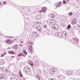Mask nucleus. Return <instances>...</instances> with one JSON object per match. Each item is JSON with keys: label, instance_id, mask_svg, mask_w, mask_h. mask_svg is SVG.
I'll use <instances>...</instances> for the list:
<instances>
[{"label": "nucleus", "instance_id": "obj_1", "mask_svg": "<svg viewBox=\"0 0 80 80\" xmlns=\"http://www.w3.org/2000/svg\"><path fill=\"white\" fill-rule=\"evenodd\" d=\"M31 70V69L30 68L27 66H26L24 68V72L26 73H29V72H30Z\"/></svg>", "mask_w": 80, "mask_h": 80}, {"label": "nucleus", "instance_id": "obj_2", "mask_svg": "<svg viewBox=\"0 0 80 80\" xmlns=\"http://www.w3.org/2000/svg\"><path fill=\"white\" fill-rule=\"evenodd\" d=\"M51 28L52 30L54 29V30H57V29H58V26L57 25L53 24L52 27Z\"/></svg>", "mask_w": 80, "mask_h": 80}, {"label": "nucleus", "instance_id": "obj_3", "mask_svg": "<svg viewBox=\"0 0 80 80\" xmlns=\"http://www.w3.org/2000/svg\"><path fill=\"white\" fill-rule=\"evenodd\" d=\"M58 77V79L60 80H63L65 78V77L63 75H59Z\"/></svg>", "mask_w": 80, "mask_h": 80}, {"label": "nucleus", "instance_id": "obj_4", "mask_svg": "<svg viewBox=\"0 0 80 80\" xmlns=\"http://www.w3.org/2000/svg\"><path fill=\"white\" fill-rule=\"evenodd\" d=\"M46 10H47V8L44 7L43 8L42 10H41L40 11H39V12L40 13H41L42 12H46Z\"/></svg>", "mask_w": 80, "mask_h": 80}, {"label": "nucleus", "instance_id": "obj_5", "mask_svg": "<svg viewBox=\"0 0 80 80\" xmlns=\"http://www.w3.org/2000/svg\"><path fill=\"white\" fill-rule=\"evenodd\" d=\"M73 40L76 43H77V46H78V38H72Z\"/></svg>", "mask_w": 80, "mask_h": 80}, {"label": "nucleus", "instance_id": "obj_6", "mask_svg": "<svg viewBox=\"0 0 80 80\" xmlns=\"http://www.w3.org/2000/svg\"><path fill=\"white\" fill-rule=\"evenodd\" d=\"M12 48L13 50H17L18 48V46L17 44H15Z\"/></svg>", "mask_w": 80, "mask_h": 80}, {"label": "nucleus", "instance_id": "obj_7", "mask_svg": "<svg viewBox=\"0 0 80 80\" xmlns=\"http://www.w3.org/2000/svg\"><path fill=\"white\" fill-rule=\"evenodd\" d=\"M66 74H67L68 75H70L71 74H72L73 73V71H67L66 72Z\"/></svg>", "mask_w": 80, "mask_h": 80}, {"label": "nucleus", "instance_id": "obj_8", "mask_svg": "<svg viewBox=\"0 0 80 80\" xmlns=\"http://www.w3.org/2000/svg\"><path fill=\"white\" fill-rule=\"evenodd\" d=\"M61 33L64 37H66L67 35V32L65 31H62Z\"/></svg>", "mask_w": 80, "mask_h": 80}, {"label": "nucleus", "instance_id": "obj_9", "mask_svg": "<svg viewBox=\"0 0 80 80\" xmlns=\"http://www.w3.org/2000/svg\"><path fill=\"white\" fill-rule=\"evenodd\" d=\"M77 22V19H73V20L72 21V25H74V24H75Z\"/></svg>", "mask_w": 80, "mask_h": 80}, {"label": "nucleus", "instance_id": "obj_10", "mask_svg": "<svg viewBox=\"0 0 80 80\" xmlns=\"http://www.w3.org/2000/svg\"><path fill=\"white\" fill-rule=\"evenodd\" d=\"M54 20H49L47 21V23L48 24H49V25H50V24H52V23H53V21Z\"/></svg>", "mask_w": 80, "mask_h": 80}, {"label": "nucleus", "instance_id": "obj_11", "mask_svg": "<svg viewBox=\"0 0 80 80\" xmlns=\"http://www.w3.org/2000/svg\"><path fill=\"white\" fill-rule=\"evenodd\" d=\"M33 63L34 64V65H35L36 67H38L39 65V63L38 62L35 61Z\"/></svg>", "mask_w": 80, "mask_h": 80}, {"label": "nucleus", "instance_id": "obj_12", "mask_svg": "<svg viewBox=\"0 0 80 80\" xmlns=\"http://www.w3.org/2000/svg\"><path fill=\"white\" fill-rule=\"evenodd\" d=\"M57 71V70L55 69L54 68H52L51 70V72H52V73H55L56 71Z\"/></svg>", "mask_w": 80, "mask_h": 80}, {"label": "nucleus", "instance_id": "obj_13", "mask_svg": "<svg viewBox=\"0 0 80 80\" xmlns=\"http://www.w3.org/2000/svg\"><path fill=\"white\" fill-rule=\"evenodd\" d=\"M32 34L34 37H37L38 36V33H37V32H34L32 33Z\"/></svg>", "mask_w": 80, "mask_h": 80}, {"label": "nucleus", "instance_id": "obj_14", "mask_svg": "<svg viewBox=\"0 0 80 80\" xmlns=\"http://www.w3.org/2000/svg\"><path fill=\"white\" fill-rule=\"evenodd\" d=\"M29 49L30 51L31 52H32L33 50V49H32V46L29 45Z\"/></svg>", "mask_w": 80, "mask_h": 80}, {"label": "nucleus", "instance_id": "obj_15", "mask_svg": "<svg viewBox=\"0 0 80 80\" xmlns=\"http://www.w3.org/2000/svg\"><path fill=\"white\" fill-rule=\"evenodd\" d=\"M62 4V2H60L58 4L56 5V7H59L60 6H61V5Z\"/></svg>", "mask_w": 80, "mask_h": 80}, {"label": "nucleus", "instance_id": "obj_16", "mask_svg": "<svg viewBox=\"0 0 80 80\" xmlns=\"http://www.w3.org/2000/svg\"><path fill=\"white\" fill-rule=\"evenodd\" d=\"M8 53L10 54H15V52L12 51H10L8 52Z\"/></svg>", "mask_w": 80, "mask_h": 80}, {"label": "nucleus", "instance_id": "obj_17", "mask_svg": "<svg viewBox=\"0 0 80 80\" xmlns=\"http://www.w3.org/2000/svg\"><path fill=\"white\" fill-rule=\"evenodd\" d=\"M18 57H23V56H24V55L23 54H22V53H19L18 54Z\"/></svg>", "mask_w": 80, "mask_h": 80}, {"label": "nucleus", "instance_id": "obj_18", "mask_svg": "<svg viewBox=\"0 0 80 80\" xmlns=\"http://www.w3.org/2000/svg\"><path fill=\"white\" fill-rule=\"evenodd\" d=\"M80 74V71L78 70H77L76 71V75H79Z\"/></svg>", "mask_w": 80, "mask_h": 80}, {"label": "nucleus", "instance_id": "obj_19", "mask_svg": "<svg viewBox=\"0 0 80 80\" xmlns=\"http://www.w3.org/2000/svg\"><path fill=\"white\" fill-rule=\"evenodd\" d=\"M10 80H18V79H17L15 77L13 78H10Z\"/></svg>", "mask_w": 80, "mask_h": 80}, {"label": "nucleus", "instance_id": "obj_20", "mask_svg": "<svg viewBox=\"0 0 80 80\" xmlns=\"http://www.w3.org/2000/svg\"><path fill=\"white\" fill-rule=\"evenodd\" d=\"M20 42L21 43H22V44H23V40L22 39H20Z\"/></svg>", "mask_w": 80, "mask_h": 80}, {"label": "nucleus", "instance_id": "obj_21", "mask_svg": "<svg viewBox=\"0 0 80 80\" xmlns=\"http://www.w3.org/2000/svg\"><path fill=\"white\" fill-rule=\"evenodd\" d=\"M71 27V26L70 25V24L68 25V26L67 27L68 30V29H70Z\"/></svg>", "mask_w": 80, "mask_h": 80}, {"label": "nucleus", "instance_id": "obj_22", "mask_svg": "<svg viewBox=\"0 0 80 80\" xmlns=\"http://www.w3.org/2000/svg\"><path fill=\"white\" fill-rule=\"evenodd\" d=\"M29 63L31 65H34V63H33V62H32L30 61L29 62Z\"/></svg>", "mask_w": 80, "mask_h": 80}, {"label": "nucleus", "instance_id": "obj_23", "mask_svg": "<svg viewBox=\"0 0 80 80\" xmlns=\"http://www.w3.org/2000/svg\"><path fill=\"white\" fill-rule=\"evenodd\" d=\"M55 35H56V36H57V37H59V35H60L59 34V33H58V32H56L55 34Z\"/></svg>", "mask_w": 80, "mask_h": 80}, {"label": "nucleus", "instance_id": "obj_24", "mask_svg": "<svg viewBox=\"0 0 80 80\" xmlns=\"http://www.w3.org/2000/svg\"><path fill=\"white\" fill-rule=\"evenodd\" d=\"M19 76L21 77H23V75H22V73L21 72H19Z\"/></svg>", "mask_w": 80, "mask_h": 80}, {"label": "nucleus", "instance_id": "obj_25", "mask_svg": "<svg viewBox=\"0 0 80 80\" xmlns=\"http://www.w3.org/2000/svg\"><path fill=\"white\" fill-rule=\"evenodd\" d=\"M36 76L37 77V78L39 80H40V76H39V75H37Z\"/></svg>", "mask_w": 80, "mask_h": 80}, {"label": "nucleus", "instance_id": "obj_26", "mask_svg": "<svg viewBox=\"0 0 80 80\" xmlns=\"http://www.w3.org/2000/svg\"><path fill=\"white\" fill-rule=\"evenodd\" d=\"M51 17L52 18H54L55 17V15L52 14L51 15Z\"/></svg>", "mask_w": 80, "mask_h": 80}, {"label": "nucleus", "instance_id": "obj_27", "mask_svg": "<svg viewBox=\"0 0 80 80\" xmlns=\"http://www.w3.org/2000/svg\"><path fill=\"white\" fill-rule=\"evenodd\" d=\"M43 72H44V74H45V75H47V72L45 71V70H44Z\"/></svg>", "mask_w": 80, "mask_h": 80}, {"label": "nucleus", "instance_id": "obj_28", "mask_svg": "<svg viewBox=\"0 0 80 80\" xmlns=\"http://www.w3.org/2000/svg\"><path fill=\"white\" fill-rule=\"evenodd\" d=\"M23 53H24V54H25L26 55H27V52H26V51H24L23 52Z\"/></svg>", "mask_w": 80, "mask_h": 80}, {"label": "nucleus", "instance_id": "obj_29", "mask_svg": "<svg viewBox=\"0 0 80 80\" xmlns=\"http://www.w3.org/2000/svg\"><path fill=\"white\" fill-rule=\"evenodd\" d=\"M69 16H71V15H72V12H69Z\"/></svg>", "mask_w": 80, "mask_h": 80}, {"label": "nucleus", "instance_id": "obj_30", "mask_svg": "<svg viewBox=\"0 0 80 80\" xmlns=\"http://www.w3.org/2000/svg\"><path fill=\"white\" fill-rule=\"evenodd\" d=\"M6 43H10V40H8L7 42H6Z\"/></svg>", "mask_w": 80, "mask_h": 80}, {"label": "nucleus", "instance_id": "obj_31", "mask_svg": "<svg viewBox=\"0 0 80 80\" xmlns=\"http://www.w3.org/2000/svg\"><path fill=\"white\" fill-rule=\"evenodd\" d=\"M63 4H66L67 2H66L65 0H63Z\"/></svg>", "mask_w": 80, "mask_h": 80}, {"label": "nucleus", "instance_id": "obj_32", "mask_svg": "<svg viewBox=\"0 0 80 80\" xmlns=\"http://www.w3.org/2000/svg\"><path fill=\"white\" fill-rule=\"evenodd\" d=\"M77 26L80 27V22H79L77 24Z\"/></svg>", "mask_w": 80, "mask_h": 80}, {"label": "nucleus", "instance_id": "obj_33", "mask_svg": "<svg viewBox=\"0 0 80 80\" xmlns=\"http://www.w3.org/2000/svg\"><path fill=\"white\" fill-rule=\"evenodd\" d=\"M39 31L40 32H42V28H40L39 30Z\"/></svg>", "mask_w": 80, "mask_h": 80}, {"label": "nucleus", "instance_id": "obj_34", "mask_svg": "<svg viewBox=\"0 0 80 80\" xmlns=\"http://www.w3.org/2000/svg\"><path fill=\"white\" fill-rule=\"evenodd\" d=\"M4 78L3 77H0V80H2V79H3Z\"/></svg>", "mask_w": 80, "mask_h": 80}, {"label": "nucleus", "instance_id": "obj_35", "mask_svg": "<svg viewBox=\"0 0 80 80\" xmlns=\"http://www.w3.org/2000/svg\"><path fill=\"white\" fill-rule=\"evenodd\" d=\"M43 27L44 28H45L46 29H47V25H45V26H44Z\"/></svg>", "mask_w": 80, "mask_h": 80}, {"label": "nucleus", "instance_id": "obj_36", "mask_svg": "<svg viewBox=\"0 0 80 80\" xmlns=\"http://www.w3.org/2000/svg\"><path fill=\"white\" fill-rule=\"evenodd\" d=\"M19 45L21 46V47H22L23 46V44H19Z\"/></svg>", "mask_w": 80, "mask_h": 80}, {"label": "nucleus", "instance_id": "obj_37", "mask_svg": "<svg viewBox=\"0 0 80 80\" xmlns=\"http://www.w3.org/2000/svg\"><path fill=\"white\" fill-rule=\"evenodd\" d=\"M5 71V72H8V70H7V69H6Z\"/></svg>", "mask_w": 80, "mask_h": 80}, {"label": "nucleus", "instance_id": "obj_38", "mask_svg": "<svg viewBox=\"0 0 80 80\" xmlns=\"http://www.w3.org/2000/svg\"><path fill=\"white\" fill-rule=\"evenodd\" d=\"M4 55H5V54H2V55H1V57H3Z\"/></svg>", "mask_w": 80, "mask_h": 80}, {"label": "nucleus", "instance_id": "obj_39", "mask_svg": "<svg viewBox=\"0 0 80 80\" xmlns=\"http://www.w3.org/2000/svg\"><path fill=\"white\" fill-rule=\"evenodd\" d=\"M78 33L80 34V30L78 31Z\"/></svg>", "mask_w": 80, "mask_h": 80}, {"label": "nucleus", "instance_id": "obj_40", "mask_svg": "<svg viewBox=\"0 0 80 80\" xmlns=\"http://www.w3.org/2000/svg\"><path fill=\"white\" fill-rule=\"evenodd\" d=\"M3 3H4V4H5V3H6V2H3Z\"/></svg>", "mask_w": 80, "mask_h": 80}, {"label": "nucleus", "instance_id": "obj_41", "mask_svg": "<svg viewBox=\"0 0 80 80\" xmlns=\"http://www.w3.org/2000/svg\"><path fill=\"white\" fill-rule=\"evenodd\" d=\"M13 57H15L14 56H12L11 58H13Z\"/></svg>", "mask_w": 80, "mask_h": 80}, {"label": "nucleus", "instance_id": "obj_42", "mask_svg": "<svg viewBox=\"0 0 80 80\" xmlns=\"http://www.w3.org/2000/svg\"><path fill=\"white\" fill-rule=\"evenodd\" d=\"M67 2H68L69 1V0H66Z\"/></svg>", "mask_w": 80, "mask_h": 80}, {"label": "nucleus", "instance_id": "obj_43", "mask_svg": "<svg viewBox=\"0 0 80 80\" xmlns=\"http://www.w3.org/2000/svg\"><path fill=\"white\" fill-rule=\"evenodd\" d=\"M32 43H32V42H31V43H30V44H32Z\"/></svg>", "mask_w": 80, "mask_h": 80}, {"label": "nucleus", "instance_id": "obj_44", "mask_svg": "<svg viewBox=\"0 0 80 80\" xmlns=\"http://www.w3.org/2000/svg\"><path fill=\"white\" fill-rule=\"evenodd\" d=\"M79 28L80 29V26H79Z\"/></svg>", "mask_w": 80, "mask_h": 80}, {"label": "nucleus", "instance_id": "obj_45", "mask_svg": "<svg viewBox=\"0 0 80 80\" xmlns=\"http://www.w3.org/2000/svg\"><path fill=\"white\" fill-rule=\"evenodd\" d=\"M49 30H48V31H49Z\"/></svg>", "mask_w": 80, "mask_h": 80}, {"label": "nucleus", "instance_id": "obj_46", "mask_svg": "<svg viewBox=\"0 0 80 80\" xmlns=\"http://www.w3.org/2000/svg\"><path fill=\"white\" fill-rule=\"evenodd\" d=\"M11 60H12V59H11Z\"/></svg>", "mask_w": 80, "mask_h": 80}]
</instances>
